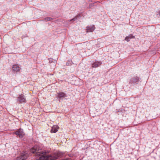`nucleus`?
I'll return each instance as SVG.
<instances>
[{
  "label": "nucleus",
  "instance_id": "nucleus-18",
  "mask_svg": "<svg viewBox=\"0 0 160 160\" xmlns=\"http://www.w3.org/2000/svg\"><path fill=\"white\" fill-rule=\"evenodd\" d=\"M159 14H160V10L159 11Z\"/></svg>",
  "mask_w": 160,
  "mask_h": 160
},
{
  "label": "nucleus",
  "instance_id": "nucleus-17",
  "mask_svg": "<svg viewBox=\"0 0 160 160\" xmlns=\"http://www.w3.org/2000/svg\"><path fill=\"white\" fill-rule=\"evenodd\" d=\"M68 156L69 157H72V155L71 154H68Z\"/></svg>",
  "mask_w": 160,
  "mask_h": 160
},
{
  "label": "nucleus",
  "instance_id": "nucleus-8",
  "mask_svg": "<svg viewBox=\"0 0 160 160\" xmlns=\"http://www.w3.org/2000/svg\"><path fill=\"white\" fill-rule=\"evenodd\" d=\"M13 71L14 72H17L20 71L19 67L17 64L14 65L12 67Z\"/></svg>",
  "mask_w": 160,
  "mask_h": 160
},
{
  "label": "nucleus",
  "instance_id": "nucleus-13",
  "mask_svg": "<svg viewBox=\"0 0 160 160\" xmlns=\"http://www.w3.org/2000/svg\"><path fill=\"white\" fill-rule=\"evenodd\" d=\"M128 38H129V39L134 38H135V36H133L132 34H130L128 36H127Z\"/></svg>",
  "mask_w": 160,
  "mask_h": 160
},
{
  "label": "nucleus",
  "instance_id": "nucleus-14",
  "mask_svg": "<svg viewBox=\"0 0 160 160\" xmlns=\"http://www.w3.org/2000/svg\"><path fill=\"white\" fill-rule=\"evenodd\" d=\"M80 16H76L75 18H73L72 19H71V20H69L70 21H75Z\"/></svg>",
  "mask_w": 160,
  "mask_h": 160
},
{
  "label": "nucleus",
  "instance_id": "nucleus-6",
  "mask_svg": "<svg viewBox=\"0 0 160 160\" xmlns=\"http://www.w3.org/2000/svg\"><path fill=\"white\" fill-rule=\"evenodd\" d=\"M139 80V78L138 77H134L130 79V82L131 83L134 84L138 82Z\"/></svg>",
  "mask_w": 160,
  "mask_h": 160
},
{
  "label": "nucleus",
  "instance_id": "nucleus-5",
  "mask_svg": "<svg viewBox=\"0 0 160 160\" xmlns=\"http://www.w3.org/2000/svg\"><path fill=\"white\" fill-rule=\"evenodd\" d=\"M102 64V62L101 61H95L92 65V67L93 68H97L100 66Z\"/></svg>",
  "mask_w": 160,
  "mask_h": 160
},
{
  "label": "nucleus",
  "instance_id": "nucleus-15",
  "mask_svg": "<svg viewBox=\"0 0 160 160\" xmlns=\"http://www.w3.org/2000/svg\"><path fill=\"white\" fill-rule=\"evenodd\" d=\"M125 40L127 41V42H128L130 41V39L129 38H128V37H125Z\"/></svg>",
  "mask_w": 160,
  "mask_h": 160
},
{
  "label": "nucleus",
  "instance_id": "nucleus-16",
  "mask_svg": "<svg viewBox=\"0 0 160 160\" xmlns=\"http://www.w3.org/2000/svg\"><path fill=\"white\" fill-rule=\"evenodd\" d=\"M61 160H71V159L70 158H68L65 159H63Z\"/></svg>",
  "mask_w": 160,
  "mask_h": 160
},
{
  "label": "nucleus",
  "instance_id": "nucleus-2",
  "mask_svg": "<svg viewBox=\"0 0 160 160\" xmlns=\"http://www.w3.org/2000/svg\"><path fill=\"white\" fill-rule=\"evenodd\" d=\"M13 133L15 134L17 136H19L20 138H23L25 135L23 130L21 128H19L16 131L13 132Z\"/></svg>",
  "mask_w": 160,
  "mask_h": 160
},
{
  "label": "nucleus",
  "instance_id": "nucleus-1",
  "mask_svg": "<svg viewBox=\"0 0 160 160\" xmlns=\"http://www.w3.org/2000/svg\"><path fill=\"white\" fill-rule=\"evenodd\" d=\"M31 152L35 154L36 156H40L38 160H56L59 158L62 157L64 153L58 152L52 154V155H45L49 152L44 150H42L37 145L33 147L31 149Z\"/></svg>",
  "mask_w": 160,
  "mask_h": 160
},
{
  "label": "nucleus",
  "instance_id": "nucleus-4",
  "mask_svg": "<svg viewBox=\"0 0 160 160\" xmlns=\"http://www.w3.org/2000/svg\"><path fill=\"white\" fill-rule=\"evenodd\" d=\"M18 101L20 103H22L23 102H26V98L24 96L23 94H21L18 97Z\"/></svg>",
  "mask_w": 160,
  "mask_h": 160
},
{
  "label": "nucleus",
  "instance_id": "nucleus-10",
  "mask_svg": "<svg viewBox=\"0 0 160 160\" xmlns=\"http://www.w3.org/2000/svg\"><path fill=\"white\" fill-rule=\"evenodd\" d=\"M58 131V129L54 127L52 128L51 132L52 133H55Z\"/></svg>",
  "mask_w": 160,
  "mask_h": 160
},
{
  "label": "nucleus",
  "instance_id": "nucleus-3",
  "mask_svg": "<svg viewBox=\"0 0 160 160\" xmlns=\"http://www.w3.org/2000/svg\"><path fill=\"white\" fill-rule=\"evenodd\" d=\"M27 153L24 152L22 153L20 156L17 158L16 160H25L28 158Z\"/></svg>",
  "mask_w": 160,
  "mask_h": 160
},
{
  "label": "nucleus",
  "instance_id": "nucleus-11",
  "mask_svg": "<svg viewBox=\"0 0 160 160\" xmlns=\"http://www.w3.org/2000/svg\"><path fill=\"white\" fill-rule=\"evenodd\" d=\"M52 18H50V17H47L46 18H45L44 19V20L46 21H50L52 19Z\"/></svg>",
  "mask_w": 160,
  "mask_h": 160
},
{
  "label": "nucleus",
  "instance_id": "nucleus-12",
  "mask_svg": "<svg viewBox=\"0 0 160 160\" xmlns=\"http://www.w3.org/2000/svg\"><path fill=\"white\" fill-rule=\"evenodd\" d=\"M72 62L71 60H68L66 63V65L69 66L72 65Z\"/></svg>",
  "mask_w": 160,
  "mask_h": 160
},
{
  "label": "nucleus",
  "instance_id": "nucleus-9",
  "mask_svg": "<svg viewBox=\"0 0 160 160\" xmlns=\"http://www.w3.org/2000/svg\"><path fill=\"white\" fill-rule=\"evenodd\" d=\"M66 95L65 93L63 92H60L58 93L57 97L59 98H62L66 97Z\"/></svg>",
  "mask_w": 160,
  "mask_h": 160
},
{
  "label": "nucleus",
  "instance_id": "nucleus-7",
  "mask_svg": "<svg viewBox=\"0 0 160 160\" xmlns=\"http://www.w3.org/2000/svg\"><path fill=\"white\" fill-rule=\"evenodd\" d=\"M86 28L87 32H92L95 30V27L94 25H91L89 26H88L86 27Z\"/></svg>",
  "mask_w": 160,
  "mask_h": 160
}]
</instances>
